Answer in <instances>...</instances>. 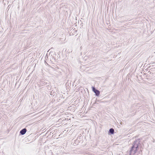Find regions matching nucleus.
Instances as JSON below:
<instances>
[{
    "mask_svg": "<svg viewBox=\"0 0 155 155\" xmlns=\"http://www.w3.org/2000/svg\"><path fill=\"white\" fill-rule=\"evenodd\" d=\"M140 139L136 140L133 143L132 146L129 151V155H134L138 150V147L140 145Z\"/></svg>",
    "mask_w": 155,
    "mask_h": 155,
    "instance_id": "nucleus-1",
    "label": "nucleus"
},
{
    "mask_svg": "<svg viewBox=\"0 0 155 155\" xmlns=\"http://www.w3.org/2000/svg\"><path fill=\"white\" fill-rule=\"evenodd\" d=\"M92 91L95 93V95L96 96H98L100 94V91L96 89L94 87H92Z\"/></svg>",
    "mask_w": 155,
    "mask_h": 155,
    "instance_id": "nucleus-2",
    "label": "nucleus"
},
{
    "mask_svg": "<svg viewBox=\"0 0 155 155\" xmlns=\"http://www.w3.org/2000/svg\"><path fill=\"white\" fill-rule=\"evenodd\" d=\"M27 131V130L26 128H24L21 130L20 132V134L21 135H23L25 134Z\"/></svg>",
    "mask_w": 155,
    "mask_h": 155,
    "instance_id": "nucleus-3",
    "label": "nucleus"
},
{
    "mask_svg": "<svg viewBox=\"0 0 155 155\" xmlns=\"http://www.w3.org/2000/svg\"><path fill=\"white\" fill-rule=\"evenodd\" d=\"M114 130L113 128H110L109 131L108 133L110 134H114Z\"/></svg>",
    "mask_w": 155,
    "mask_h": 155,
    "instance_id": "nucleus-4",
    "label": "nucleus"
},
{
    "mask_svg": "<svg viewBox=\"0 0 155 155\" xmlns=\"http://www.w3.org/2000/svg\"><path fill=\"white\" fill-rule=\"evenodd\" d=\"M41 84L42 85L44 86H49V85H48V83L44 82H41Z\"/></svg>",
    "mask_w": 155,
    "mask_h": 155,
    "instance_id": "nucleus-5",
    "label": "nucleus"
},
{
    "mask_svg": "<svg viewBox=\"0 0 155 155\" xmlns=\"http://www.w3.org/2000/svg\"><path fill=\"white\" fill-rule=\"evenodd\" d=\"M48 54H47L45 56V59H46V58H48Z\"/></svg>",
    "mask_w": 155,
    "mask_h": 155,
    "instance_id": "nucleus-6",
    "label": "nucleus"
},
{
    "mask_svg": "<svg viewBox=\"0 0 155 155\" xmlns=\"http://www.w3.org/2000/svg\"><path fill=\"white\" fill-rule=\"evenodd\" d=\"M51 56H52V59H54V56H52V54L51 55Z\"/></svg>",
    "mask_w": 155,
    "mask_h": 155,
    "instance_id": "nucleus-7",
    "label": "nucleus"
},
{
    "mask_svg": "<svg viewBox=\"0 0 155 155\" xmlns=\"http://www.w3.org/2000/svg\"><path fill=\"white\" fill-rule=\"evenodd\" d=\"M51 52H50V54H49V55H50L51 54Z\"/></svg>",
    "mask_w": 155,
    "mask_h": 155,
    "instance_id": "nucleus-8",
    "label": "nucleus"
},
{
    "mask_svg": "<svg viewBox=\"0 0 155 155\" xmlns=\"http://www.w3.org/2000/svg\"><path fill=\"white\" fill-rule=\"evenodd\" d=\"M154 64V63L153 62L152 64Z\"/></svg>",
    "mask_w": 155,
    "mask_h": 155,
    "instance_id": "nucleus-9",
    "label": "nucleus"
},
{
    "mask_svg": "<svg viewBox=\"0 0 155 155\" xmlns=\"http://www.w3.org/2000/svg\"><path fill=\"white\" fill-rule=\"evenodd\" d=\"M49 51V50H48V52Z\"/></svg>",
    "mask_w": 155,
    "mask_h": 155,
    "instance_id": "nucleus-10",
    "label": "nucleus"
}]
</instances>
